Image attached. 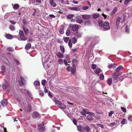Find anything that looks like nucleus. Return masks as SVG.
Returning <instances> with one entry per match:
<instances>
[{"label": "nucleus", "mask_w": 132, "mask_h": 132, "mask_svg": "<svg viewBox=\"0 0 132 132\" xmlns=\"http://www.w3.org/2000/svg\"><path fill=\"white\" fill-rule=\"evenodd\" d=\"M125 30L128 33L129 32V28L127 25L126 26Z\"/></svg>", "instance_id": "obj_54"}, {"label": "nucleus", "mask_w": 132, "mask_h": 132, "mask_svg": "<svg viewBox=\"0 0 132 132\" xmlns=\"http://www.w3.org/2000/svg\"><path fill=\"white\" fill-rule=\"evenodd\" d=\"M86 119L89 121L92 120L93 118L91 116H88L86 117Z\"/></svg>", "instance_id": "obj_31"}, {"label": "nucleus", "mask_w": 132, "mask_h": 132, "mask_svg": "<svg viewBox=\"0 0 132 132\" xmlns=\"http://www.w3.org/2000/svg\"><path fill=\"white\" fill-rule=\"evenodd\" d=\"M122 67L121 66H119L116 69V72H118L122 68Z\"/></svg>", "instance_id": "obj_32"}, {"label": "nucleus", "mask_w": 132, "mask_h": 132, "mask_svg": "<svg viewBox=\"0 0 132 132\" xmlns=\"http://www.w3.org/2000/svg\"><path fill=\"white\" fill-rule=\"evenodd\" d=\"M21 82H20L19 85L20 86H22L25 84V79L22 77H20Z\"/></svg>", "instance_id": "obj_15"}, {"label": "nucleus", "mask_w": 132, "mask_h": 132, "mask_svg": "<svg viewBox=\"0 0 132 132\" xmlns=\"http://www.w3.org/2000/svg\"><path fill=\"white\" fill-rule=\"evenodd\" d=\"M40 84L39 82L37 80L35 81L34 83V86L37 87L39 86Z\"/></svg>", "instance_id": "obj_26"}, {"label": "nucleus", "mask_w": 132, "mask_h": 132, "mask_svg": "<svg viewBox=\"0 0 132 132\" xmlns=\"http://www.w3.org/2000/svg\"><path fill=\"white\" fill-rule=\"evenodd\" d=\"M63 30L62 29H60V30H59V33L62 34H63L64 33L63 32Z\"/></svg>", "instance_id": "obj_56"}, {"label": "nucleus", "mask_w": 132, "mask_h": 132, "mask_svg": "<svg viewBox=\"0 0 132 132\" xmlns=\"http://www.w3.org/2000/svg\"><path fill=\"white\" fill-rule=\"evenodd\" d=\"M72 42L73 44H75L77 42V40L74 37L72 38Z\"/></svg>", "instance_id": "obj_37"}, {"label": "nucleus", "mask_w": 132, "mask_h": 132, "mask_svg": "<svg viewBox=\"0 0 132 132\" xmlns=\"http://www.w3.org/2000/svg\"><path fill=\"white\" fill-rule=\"evenodd\" d=\"M127 122V121L126 119L123 118L121 122V123L123 125L125 124L126 122Z\"/></svg>", "instance_id": "obj_38"}, {"label": "nucleus", "mask_w": 132, "mask_h": 132, "mask_svg": "<svg viewBox=\"0 0 132 132\" xmlns=\"http://www.w3.org/2000/svg\"><path fill=\"white\" fill-rule=\"evenodd\" d=\"M39 95L41 96H43L44 95V93L41 90H39Z\"/></svg>", "instance_id": "obj_50"}, {"label": "nucleus", "mask_w": 132, "mask_h": 132, "mask_svg": "<svg viewBox=\"0 0 132 132\" xmlns=\"http://www.w3.org/2000/svg\"><path fill=\"white\" fill-rule=\"evenodd\" d=\"M7 50L8 51H13L11 47H8L7 48Z\"/></svg>", "instance_id": "obj_63"}, {"label": "nucleus", "mask_w": 132, "mask_h": 132, "mask_svg": "<svg viewBox=\"0 0 132 132\" xmlns=\"http://www.w3.org/2000/svg\"><path fill=\"white\" fill-rule=\"evenodd\" d=\"M114 111H111L109 113V117H111L112 116V114L114 113Z\"/></svg>", "instance_id": "obj_46"}, {"label": "nucleus", "mask_w": 132, "mask_h": 132, "mask_svg": "<svg viewBox=\"0 0 132 132\" xmlns=\"http://www.w3.org/2000/svg\"><path fill=\"white\" fill-rule=\"evenodd\" d=\"M22 22L25 24H26L27 23V22L25 19H23Z\"/></svg>", "instance_id": "obj_62"}, {"label": "nucleus", "mask_w": 132, "mask_h": 132, "mask_svg": "<svg viewBox=\"0 0 132 132\" xmlns=\"http://www.w3.org/2000/svg\"><path fill=\"white\" fill-rule=\"evenodd\" d=\"M69 39V37H66L64 39V41L66 43H67L68 42V40Z\"/></svg>", "instance_id": "obj_57"}, {"label": "nucleus", "mask_w": 132, "mask_h": 132, "mask_svg": "<svg viewBox=\"0 0 132 132\" xmlns=\"http://www.w3.org/2000/svg\"><path fill=\"white\" fill-rule=\"evenodd\" d=\"M69 26L70 28H71L72 31L74 32L77 31L79 28L78 25L76 24L72 25L71 24H70Z\"/></svg>", "instance_id": "obj_4"}, {"label": "nucleus", "mask_w": 132, "mask_h": 132, "mask_svg": "<svg viewBox=\"0 0 132 132\" xmlns=\"http://www.w3.org/2000/svg\"><path fill=\"white\" fill-rule=\"evenodd\" d=\"M84 24L86 26H89L91 24V22L90 21H87L85 22Z\"/></svg>", "instance_id": "obj_27"}, {"label": "nucleus", "mask_w": 132, "mask_h": 132, "mask_svg": "<svg viewBox=\"0 0 132 132\" xmlns=\"http://www.w3.org/2000/svg\"><path fill=\"white\" fill-rule=\"evenodd\" d=\"M46 81L45 79H43L41 83L42 85L43 86H44L45 85V84Z\"/></svg>", "instance_id": "obj_39"}, {"label": "nucleus", "mask_w": 132, "mask_h": 132, "mask_svg": "<svg viewBox=\"0 0 132 132\" xmlns=\"http://www.w3.org/2000/svg\"><path fill=\"white\" fill-rule=\"evenodd\" d=\"M31 110V105L29 104H28V106L25 110L27 112H29Z\"/></svg>", "instance_id": "obj_12"}, {"label": "nucleus", "mask_w": 132, "mask_h": 132, "mask_svg": "<svg viewBox=\"0 0 132 132\" xmlns=\"http://www.w3.org/2000/svg\"><path fill=\"white\" fill-rule=\"evenodd\" d=\"M99 16V15L98 14H94L92 16L93 18L95 19H96Z\"/></svg>", "instance_id": "obj_34"}, {"label": "nucleus", "mask_w": 132, "mask_h": 132, "mask_svg": "<svg viewBox=\"0 0 132 132\" xmlns=\"http://www.w3.org/2000/svg\"><path fill=\"white\" fill-rule=\"evenodd\" d=\"M31 47V44L30 43H29L26 45L25 48L26 50H28Z\"/></svg>", "instance_id": "obj_24"}, {"label": "nucleus", "mask_w": 132, "mask_h": 132, "mask_svg": "<svg viewBox=\"0 0 132 132\" xmlns=\"http://www.w3.org/2000/svg\"><path fill=\"white\" fill-rule=\"evenodd\" d=\"M104 75L101 74L100 78V79L101 80H103L104 79Z\"/></svg>", "instance_id": "obj_58"}, {"label": "nucleus", "mask_w": 132, "mask_h": 132, "mask_svg": "<svg viewBox=\"0 0 132 132\" xmlns=\"http://www.w3.org/2000/svg\"><path fill=\"white\" fill-rule=\"evenodd\" d=\"M81 16L84 20L89 19H90L91 16L90 15L88 14L82 15Z\"/></svg>", "instance_id": "obj_10"}, {"label": "nucleus", "mask_w": 132, "mask_h": 132, "mask_svg": "<svg viewBox=\"0 0 132 132\" xmlns=\"http://www.w3.org/2000/svg\"><path fill=\"white\" fill-rule=\"evenodd\" d=\"M19 5L18 4H15L14 5L13 8L14 9H17L19 7Z\"/></svg>", "instance_id": "obj_33"}, {"label": "nucleus", "mask_w": 132, "mask_h": 132, "mask_svg": "<svg viewBox=\"0 0 132 132\" xmlns=\"http://www.w3.org/2000/svg\"><path fill=\"white\" fill-rule=\"evenodd\" d=\"M130 0H125L124 2V4L127 5L129 3Z\"/></svg>", "instance_id": "obj_59"}, {"label": "nucleus", "mask_w": 132, "mask_h": 132, "mask_svg": "<svg viewBox=\"0 0 132 132\" xmlns=\"http://www.w3.org/2000/svg\"><path fill=\"white\" fill-rule=\"evenodd\" d=\"M78 61L75 59H73L72 61V63L73 64V65L74 64L75 65H77L78 64Z\"/></svg>", "instance_id": "obj_28"}, {"label": "nucleus", "mask_w": 132, "mask_h": 132, "mask_svg": "<svg viewBox=\"0 0 132 132\" xmlns=\"http://www.w3.org/2000/svg\"><path fill=\"white\" fill-rule=\"evenodd\" d=\"M119 73L118 72H115L112 76V77L114 83L117 82L120 79L118 77Z\"/></svg>", "instance_id": "obj_2"}, {"label": "nucleus", "mask_w": 132, "mask_h": 132, "mask_svg": "<svg viewBox=\"0 0 132 132\" xmlns=\"http://www.w3.org/2000/svg\"><path fill=\"white\" fill-rule=\"evenodd\" d=\"M83 129L86 132H89L90 130V128L87 126H85Z\"/></svg>", "instance_id": "obj_19"}, {"label": "nucleus", "mask_w": 132, "mask_h": 132, "mask_svg": "<svg viewBox=\"0 0 132 132\" xmlns=\"http://www.w3.org/2000/svg\"><path fill=\"white\" fill-rule=\"evenodd\" d=\"M1 70L3 75H4L6 71V68L5 66L4 65H2L1 67Z\"/></svg>", "instance_id": "obj_14"}, {"label": "nucleus", "mask_w": 132, "mask_h": 132, "mask_svg": "<svg viewBox=\"0 0 132 132\" xmlns=\"http://www.w3.org/2000/svg\"><path fill=\"white\" fill-rule=\"evenodd\" d=\"M69 9L71 10H74L75 11H80V9L78 7H70L69 8Z\"/></svg>", "instance_id": "obj_18"}, {"label": "nucleus", "mask_w": 132, "mask_h": 132, "mask_svg": "<svg viewBox=\"0 0 132 132\" xmlns=\"http://www.w3.org/2000/svg\"><path fill=\"white\" fill-rule=\"evenodd\" d=\"M96 125L97 126H98L102 128H104V126H103V125L101 124L97 123L96 124Z\"/></svg>", "instance_id": "obj_52"}, {"label": "nucleus", "mask_w": 132, "mask_h": 132, "mask_svg": "<svg viewBox=\"0 0 132 132\" xmlns=\"http://www.w3.org/2000/svg\"><path fill=\"white\" fill-rule=\"evenodd\" d=\"M6 37L8 39H12L13 38V36L9 34H7L6 35Z\"/></svg>", "instance_id": "obj_22"}, {"label": "nucleus", "mask_w": 132, "mask_h": 132, "mask_svg": "<svg viewBox=\"0 0 132 132\" xmlns=\"http://www.w3.org/2000/svg\"><path fill=\"white\" fill-rule=\"evenodd\" d=\"M108 84L109 85H111L112 82V78L109 79L107 81Z\"/></svg>", "instance_id": "obj_25"}, {"label": "nucleus", "mask_w": 132, "mask_h": 132, "mask_svg": "<svg viewBox=\"0 0 132 132\" xmlns=\"http://www.w3.org/2000/svg\"><path fill=\"white\" fill-rule=\"evenodd\" d=\"M7 100L6 99L2 100L1 102V104L3 106H6L7 105Z\"/></svg>", "instance_id": "obj_11"}, {"label": "nucleus", "mask_w": 132, "mask_h": 132, "mask_svg": "<svg viewBox=\"0 0 132 132\" xmlns=\"http://www.w3.org/2000/svg\"><path fill=\"white\" fill-rule=\"evenodd\" d=\"M5 84L2 85V87L6 91L9 92L10 89V85L8 82L6 80L5 81Z\"/></svg>", "instance_id": "obj_1"}, {"label": "nucleus", "mask_w": 132, "mask_h": 132, "mask_svg": "<svg viewBox=\"0 0 132 132\" xmlns=\"http://www.w3.org/2000/svg\"><path fill=\"white\" fill-rule=\"evenodd\" d=\"M98 25L100 27H102L103 26V21L101 20H99L98 21Z\"/></svg>", "instance_id": "obj_23"}, {"label": "nucleus", "mask_w": 132, "mask_h": 132, "mask_svg": "<svg viewBox=\"0 0 132 132\" xmlns=\"http://www.w3.org/2000/svg\"><path fill=\"white\" fill-rule=\"evenodd\" d=\"M19 34L20 36V38L22 40L24 41L27 40V37L24 36V33L22 31H20L19 32Z\"/></svg>", "instance_id": "obj_6"}, {"label": "nucleus", "mask_w": 132, "mask_h": 132, "mask_svg": "<svg viewBox=\"0 0 132 132\" xmlns=\"http://www.w3.org/2000/svg\"><path fill=\"white\" fill-rule=\"evenodd\" d=\"M96 65L95 64H92V68L94 70L96 68Z\"/></svg>", "instance_id": "obj_49"}, {"label": "nucleus", "mask_w": 132, "mask_h": 132, "mask_svg": "<svg viewBox=\"0 0 132 132\" xmlns=\"http://www.w3.org/2000/svg\"><path fill=\"white\" fill-rule=\"evenodd\" d=\"M23 28L25 34L26 35H28L29 32V30L28 28L26 27V25H24L23 26Z\"/></svg>", "instance_id": "obj_8"}, {"label": "nucleus", "mask_w": 132, "mask_h": 132, "mask_svg": "<svg viewBox=\"0 0 132 132\" xmlns=\"http://www.w3.org/2000/svg\"><path fill=\"white\" fill-rule=\"evenodd\" d=\"M116 65L114 63L113 64H111L109 65L108 67L110 69H111L113 68V69L115 68L116 67Z\"/></svg>", "instance_id": "obj_20"}, {"label": "nucleus", "mask_w": 132, "mask_h": 132, "mask_svg": "<svg viewBox=\"0 0 132 132\" xmlns=\"http://www.w3.org/2000/svg\"><path fill=\"white\" fill-rule=\"evenodd\" d=\"M27 94L28 95V96L30 97H31L32 96L30 92L29 91H27Z\"/></svg>", "instance_id": "obj_55"}, {"label": "nucleus", "mask_w": 132, "mask_h": 132, "mask_svg": "<svg viewBox=\"0 0 132 132\" xmlns=\"http://www.w3.org/2000/svg\"><path fill=\"white\" fill-rule=\"evenodd\" d=\"M51 5L53 7H55L57 5L54 2L53 0H51L50 2Z\"/></svg>", "instance_id": "obj_21"}, {"label": "nucleus", "mask_w": 132, "mask_h": 132, "mask_svg": "<svg viewBox=\"0 0 132 132\" xmlns=\"http://www.w3.org/2000/svg\"><path fill=\"white\" fill-rule=\"evenodd\" d=\"M71 72L73 73H74L76 72V68L75 65H73L72 66L71 68Z\"/></svg>", "instance_id": "obj_16"}, {"label": "nucleus", "mask_w": 132, "mask_h": 132, "mask_svg": "<svg viewBox=\"0 0 132 132\" xmlns=\"http://www.w3.org/2000/svg\"><path fill=\"white\" fill-rule=\"evenodd\" d=\"M66 34L67 36H69L70 35V32L69 30H67L66 31Z\"/></svg>", "instance_id": "obj_43"}, {"label": "nucleus", "mask_w": 132, "mask_h": 132, "mask_svg": "<svg viewBox=\"0 0 132 132\" xmlns=\"http://www.w3.org/2000/svg\"><path fill=\"white\" fill-rule=\"evenodd\" d=\"M32 117L34 118H38L40 117V115L37 112L35 111L32 113Z\"/></svg>", "instance_id": "obj_9"}, {"label": "nucleus", "mask_w": 132, "mask_h": 132, "mask_svg": "<svg viewBox=\"0 0 132 132\" xmlns=\"http://www.w3.org/2000/svg\"><path fill=\"white\" fill-rule=\"evenodd\" d=\"M128 119L130 121H132V116H129Z\"/></svg>", "instance_id": "obj_60"}, {"label": "nucleus", "mask_w": 132, "mask_h": 132, "mask_svg": "<svg viewBox=\"0 0 132 132\" xmlns=\"http://www.w3.org/2000/svg\"><path fill=\"white\" fill-rule=\"evenodd\" d=\"M38 129L40 131L42 132L45 130V128L44 127V124H40L39 125Z\"/></svg>", "instance_id": "obj_7"}, {"label": "nucleus", "mask_w": 132, "mask_h": 132, "mask_svg": "<svg viewBox=\"0 0 132 132\" xmlns=\"http://www.w3.org/2000/svg\"><path fill=\"white\" fill-rule=\"evenodd\" d=\"M108 22L105 21L103 23V27L106 30H108L110 28Z\"/></svg>", "instance_id": "obj_5"}, {"label": "nucleus", "mask_w": 132, "mask_h": 132, "mask_svg": "<svg viewBox=\"0 0 132 132\" xmlns=\"http://www.w3.org/2000/svg\"><path fill=\"white\" fill-rule=\"evenodd\" d=\"M76 35L78 37H80L81 36V34L79 32H77Z\"/></svg>", "instance_id": "obj_42"}, {"label": "nucleus", "mask_w": 132, "mask_h": 132, "mask_svg": "<svg viewBox=\"0 0 132 132\" xmlns=\"http://www.w3.org/2000/svg\"><path fill=\"white\" fill-rule=\"evenodd\" d=\"M56 54L57 56L59 58H62L63 57V55L60 52H57Z\"/></svg>", "instance_id": "obj_17"}, {"label": "nucleus", "mask_w": 132, "mask_h": 132, "mask_svg": "<svg viewBox=\"0 0 132 132\" xmlns=\"http://www.w3.org/2000/svg\"><path fill=\"white\" fill-rule=\"evenodd\" d=\"M87 114H90L91 115H92L93 116H95V114L93 113L89 112H87Z\"/></svg>", "instance_id": "obj_51"}, {"label": "nucleus", "mask_w": 132, "mask_h": 132, "mask_svg": "<svg viewBox=\"0 0 132 132\" xmlns=\"http://www.w3.org/2000/svg\"><path fill=\"white\" fill-rule=\"evenodd\" d=\"M121 19L120 17H118L116 20V24L117 26V28L118 29V28L120 22V20Z\"/></svg>", "instance_id": "obj_13"}, {"label": "nucleus", "mask_w": 132, "mask_h": 132, "mask_svg": "<svg viewBox=\"0 0 132 132\" xmlns=\"http://www.w3.org/2000/svg\"><path fill=\"white\" fill-rule=\"evenodd\" d=\"M77 128L78 131H79L80 132L81 131V127L80 126H77Z\"/></svg>", "instance_id": "obj_45"}, {"label": "nucleus", "mask_w": 132, "mask_h": 132, "mask_svg": "<svg viewBox=\"0 0 132 132\" xmlns=\"http://www.w3.org/2000/svg\"><path fill=\"white\" fill-rule=\"evenodd\" d=\"M117 7H115L114 8L112 12V15H113L114 14V13H115L117 10Z\"/></svg>", "instance_id": "obj_40"}, {"label": "nucleus", "mask_w": 132, "mask_h": 132, "mask_svg": "<svg viewBox=\"0 0 132 132\" xmlns=\"http://www.w3.org/2000/svg\"><path fill=\"white\" fill-rule=\"evenodd\" d=\"M9 27L10 29L12 31L14 30L15 29V27L12 25L10 26Z\"/></svg>", "instance_id": "obj_47"}, {"label": "nucleus", "mask_w": 132, "mask_h": 132, "mask_svg": "<svg viewBox=\"0 0 132 132\" xmlns=\"http://www.w3.org/2000/svg\"><path fill=\"white\" fill-rule=\"evenodd\" d=\"M71 42V39H70L69 40L68 45L70 48H71L72 46V44Z\"/></svg>", "instance_id": "obj_36"}, {"label": "nucleus", "mask_w": 132, "mask_h": 132, "mask_svg": "<svg viewBox=\"0 0 132 132\" xmlns=\"http://www.w3.org/2000/svg\"><path fill=\"white\" fill-rule=\"evenodd\" d=\"M14 61L17 65H19V62L18 60H14Z\"/></svg>", "instance_id": "obj_61"}, {"label": "nucleus", "mask_w": 132, "mask_h": 132, "mask_svg": "<svg viewBox=\"0 0 132 132\" xmlns=\"http://www.w3.org/2000/svg\"><path fill=\"white\" fill-rule=\"evenodd\" d=\"M94 72L97 74L98 75L101 72V70L100 68H97Z\"/></svg>", "instance_id": "obj_30"}, {"label": "nucleus", "mask_w": 132, "mask_h": 132, "mask_svg": "<svg viewBox=\"0 0 132 132\" xmlns=\"http://www.w3.org/2000/svg\"><path fill=\"white\" fill-rule=\"evenodd\" d=\"M73 123L75 125H77V121H76V120L75 119H73Z\"/></svg>", "instance_id": "obj_64"}, {"label": "nucleus", "mask_w": 132, "mask_h": 132, "mask_svg": "<svg viewBox=\"0 0 132 132\" xmlns=\"http://www.w3.org/2000/svg\"><path fill=\"white\" fill-rule=\"evenodd\" d=\"M60 49L61 51L63 53L64 52V48L63 46L62 45L60 46Z\"/></svg>", "instance_id": "obj_35"}, {"label": "nucleus", "mask_w": 132, "mask_h": 132, "mask_svg": "<svg viewBox=\"0 0 132 132\" xmlns=\"http://www.w3.org/2000/svg\"><path fill=\"white\" fill-rule=\"evenodd\" d=\"M73 16L74 15L73 14L69 15L67 16V18L68 19H70L72 18Z\"/></svg>", "instance_id": "obj_41"}, {"label": "nucleus", "mask_w": 132, "mask_h": 132, "mask_svg": "<svg viewBox=\"0 0 132 132\" xmlns=\"http://www.w3.org/2000/svg\"><path fill=\"white\" fill-rule=\"evenodd\" d=\"M59 63L60 64H62L63 63V61L61 59H59L58 60Z\"/></svg>", "instance_id": "obj_53"}, {"label": "nucleus", "mask_w": 132, "mask_h": 132, "mask_svg": "<svg viewBox=\"0 0 132 132\" xmlns=\"http://www.w3.org/2000/svg\"><path fill=\"white\" fill-rule=\"evenodd\" d=\"M76 21L77 22L80 24L82 22V20L80 19L78 17L76 18Z\"/></svg>", "instance_id": "obj_29"}, {"label": "nucleus", "mask_w": 132, "mask_h": 132, "mask_svg": "<svg viewBox=\"0 0 132 132\" xmlns=\"http://www.w3.org/2000/svg\"><path fill=\"white\" fill-rule=\"evenodd\" d=\"M89 8V7L87 6H83L82 7V9L83 10H87Z\"/></svg>", "instance_id": "obj_48"}, {"label": "nucleus", "mask_w": 132, "mask_h": 132, "mask_svg": "<svg viewBox=\"0 0 132 132\" xmlns=\"http://www.w3.org/2000/svg\"><path fill=\"white\" fill-rule=\"evenodd\" d=\"M121 109L124 113H126V109L125 108L121 107Z\"/></svg>", "instance_id": "obj_44"}, {"label": "nucleus", "mask_w": 132, "mask_h": 132, "mask_svg": "<svg viewBox=\"0 0 132 132\" xmlns=\"http://www.w3.org/2000/svg\"><path fill=\"white\" fill-rule=\"evenodd\" d=\"M54 102L56 104L59 105V108L62 110H64L66 108V107L65 105L62 104L60 101L55 100L54 101Z\"/></svg>", "instance_id": "obj_3"}]
</instances>
